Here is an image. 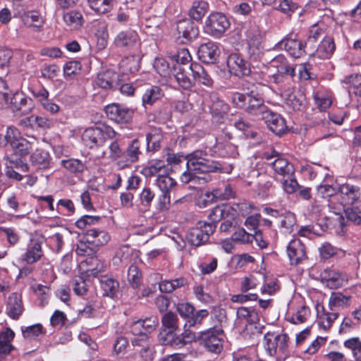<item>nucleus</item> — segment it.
<instances>
[{
    "label": "nucleus",
    "instance_id": "obj_1",
    "mask_svg": "<svg viewBox=\"0 0 361 361\" xmlns=\"http://www.w3.org/2000/svg\"><path fill=\"white\" fill-rule=\"evenodd\" d=\"M207 157V152L202 150H196L188 154L187 171L180 176V180L184 183H204L211 180L210 173H228L231 170L225 169L222 164L208 159Z\"/></svg>",
    "mask_w": 361,
    "mask_h": 361
},
{
    "label": "nucleus",
    "instance_id": "obj_2",
    "mask_svg": "<svg viewBox=\"0 0 361 361\" xmlns=\"http://www.w3.org/2000/svg\"><path fill=\"white\" fill-rule=\"evenodd\" d=\"M117 133L110 126L102 125L87 128L82 135V140L90 149L104 145L107 140L114 139Z\"/></svg>",
    "mask_w": 361,
    "mask_h": 361
},
{
    "label": "nucleus",
    "instance_id": "obj_3",
    "mask_svg": "<svg viewBox=\"0 0 361 361\" xmlns=\"http://www.w3.org/2000/svg\"><path fill=\"white\" fill-rule=\"evenodd\" d=\"M224 338L223 329L215 326L201 331L199 341L209 352L219 354L223 350Z\"/></svg>",
    "mask_w": 361,
    "mask_h": 361
},
{
    "label": "nucleus",
    "instance_id": "obj_4",
    "mask_svg": "<svg viewBox=\"0 0 361 361\" xmlns=\"http://www.w3.org/2000/svg\"><path fill=\"white\" fill-rule=\"evenodd\" d=\"M263 158L269 161L275 176H281L283 178L294 176L293 165L288 159L282 157L276 150L271 149V152H264Z\"/></svg>",
    "mask_w": 361,
    "mask_h": 361
},
{
    "label": "nucleus",
    "instance_id": "obj_5",
    "mask_svg": "<svg viewBox=\"0 0 361 361\" xmlns=\"http://www.w3.org/2000/svg\"><path fill=\"white\" fill-rule=\"evenodd\" d=\"M216 230L214 224L199 221L195 227L190 228L186 234V240L192 245L198 247L207 243L209 236Z\"/></svg>",
    "mask_w": 361,
    "mask_h": 361
},
{
    "label": "nucleus",
    "instance_id": "obj_6",
    "mask_svg": "<svg viewBox=\"0 0 361 361\" xmlns=\"http://www.w3.org/2000/svg\"><path fill=\"white\" fill-rule=\"evenodd\" d=\"M322 283L331 289L345 286L348 282L346 273L335 269H326L320 274Z\"/></svg>",
    "mask_w": 361,
    "mask_h": 361
},
{
    "label": "nucleus",
    "instance_id": "obj_7",
    "mask_svg": "<svg viewBox=\"0 0 361 361\" xmlns=\"http://www.w3.org/2000/svg\"><path fill=\"white\" fill-rule=\"evenodd\" d=\"M264 339L266 341L265 348L271 356L276 355L278 353L284 354L288 348V337L285 334L275 335L267 333Z\"/></svg>",
    "mask_w": 361,
    "mask_h": 361
},
{
    "label": "nucleus",
    "instance_id": "obj_8",
    "mask_svg": "<svg viewBox=\"0 0 361 361\" xmlns=\"http://www.w3.org/2000/svg\"><path fill=\"white\" fill-rule=\"evenodd\" d=\"M6 106H9L16 114L25 115L32 110L34 103L32 99L23 92H16L11 98L8 97V104Z\"/></svg>",
    "mask_w": 361,
    "mask_h": 361
},
{
    "label": "nucleus",
    "instance_id": "obj_9",
    "mask_svg": "<svg viewBox=\"0 0 361 361\" xmlns=\"http://www.w3.org/2000/svg\"><path fill=\"white\" fill-rule=\"evenodd\" d=\"M107 117L117 123H128L134 115V111L118 104H111L106 106Z\"/></svg>",
    "mask_w": 361,
    "mask_h": 361
},
{
    "label": "nucleus",
    "instance_id": "obj_10",
    "mask_svg": "<svg viewBox=\"0 0 361 361\" xmlns=\"http://www.w3.org/2000/svg\"><path fill=\"white\" fill-rule=\"evenodd\" d=\"M114 44L120 48L132 50L135 53L140 51V42L137 33L133 30H126L119 32L115 37Z\"/></svg>",
    "mask_w": 361,
    "mask_h": 361
},
{
    "label": "nucleus",
    "instance_id": "obj_11",
    "mask_svg": "<svg viewBox=\"0 0 361 361\" xmlns=\"http://www.w3.org/2000/svg\"><path fill=\"white\" fill-rule=\"evenodd\" d=\"M227 66L231 74L239 78L250 73V64L238 54H231L228 56Z\"/></svg>",
    "mask_w": 361,
    "mask_h": 361
},
{
    "label": "nucleus",
    "instance_id": "obj_12",
    "mask_svg": "<svg viewBox=\"0 0 361 361\" xmlns=\"http://www.w3.org/2000/svg\"><path fill=\"white\" fill-rule=\"evenodd\" d=\"M260 119L264 121L268 128L276 135L283 134L287 129L285 119L279 114L268 109Z\"/></svg>",
    "mask_w": 361,
    "mask_h": 361
},
{
    "label": "nucleus",
    "instance_id": "obj_13",
    "mask_svg": "<svg viewBox=\"0 0 361 361\" xmlns=\"http://www.w3.org/2000/svg\"><path fill=\"white\" fill-rule=\"evenodd\" d=\"M244 110L249 114L254 115L260 118L264 113L269 109L265 104L264 99L253 91L247 93V99Z\"/></svg>",
    "mask_w": 361,
    "mask_h": 361
},
{
    "label": "nucleus",
    "instance_id": "obj_14",
    "mask_svg": "<svg viewBox=\"0 0 361 361\" xmlns=\"http://www.w3.org/2000/svg\"><path fill=\"white\" fill-rule=\"evenodd\" d=\"M286 251L290 264L297 265L307 259L306 247L300 239L292 240Z\"/></svg>",
    "mask_w": 361,
    "mask_h": 361
},
{
    "label": "nucleus",
    "instance_id": "obj_15",
    "mask_svg": "<svg viewBox=\"0 0 361 361\" xmlns=\"http://www.w3.org/2000/svg\"><path fill=\"white\" fill-rule=\"evenodd\" d=\"M4 139L11 146L16 150L20 155L27 154L29 152L30 144L24 138L20 136V133L17 129L8 128Z\"/></svg>",
    "mask_w": 361,
    "mask_h": 361
},
{
    "label": "nucleus",
    "instance_id": "obj_16",
    "mask_svg": "<svg viewBox=\"0 0 361 361\" xmlns=\"http://www.w3.org/2000/svg\"><path fill=\"white\" fill-rule=\"evenodd\" d=\"M43 255L42 243L32 239L27 245L25 252L21 255L20 260L27 264H33L41 259Z\"/></svg>",
    "mask_w": 361,
    "mask_h": 361
},
{
    "label": "nucleus",
    "instance_id": "obj_17",
    "mask_svg": "<svg viewBox=\"0 0 361 361\" xmlns=\"http://www.w3.org/2000/svg\"><path fill=\"white\" fill-rule=\"evenodd\" d=\"M141 142L138 139L131 140L124 150L123 159L121 161L122 168L129 166L139 161L142 154Z\"/></svg>",
    "mask_w": 361,
    "mask_h": 361
},
{
    "label": "nucleus",
    "instance_id": "obj_18",
    "mask_svg": "<svg viewBox=\"0 0 361 361\" xmlns=\"http://www.w3.org/2000/svg\"><path fill=\"white\" fill-rule=\"evenodd\" d=\"M177 31L176 42L182 44L191 42L199 35V30L195 24H181L178 26Z\"/></svg>",
    "mask_w": 361,
    "mask_h": 361
},
{
    "label": "nucleus",
    "instance_id": "obj_19",
    "mask_svg": "<svg viewBox=\"0 0 361 361\" xmlns=\"http://www.w3.org/2000/svg\"><path fill=\"white\" fill-rule=\"evenodd\" d=\"M197 54L200 59L204 63H212L217 59L219 50L214 42H208L200 46Z\"/></svg>",
    "mask_w": 361,
    "mask_h": 361
},
{
    "label": "nucleus",
    "instance_id": "obj_20",
    "mask_svg": "<svg viewBox=\"0 0 361 361\" xmlns=\"http://www.w3.org/2000/svg\"><path fill=\"white\" fill-rule=\"evenodd\" d=\"M234 216V209L228 204H219L214 207L208 214V219L210 221L207 224H214L216 226V224L221 219Z\"/></svg>",
    "mask_w": 361,
    "mask_h": 361
},
{
    "label": "nucleus",
    "instance_id": "obj_21",
    "mask_svg": "<svg viewBox=\"0 0 361 361\" xmlns=\"http://www.w3.org/2000/svg\"><path fill=\"white\" fill-rule=\"evenodd\" d=\"M343 201L346 204H353L357 202L361 195L360 189L358 186L350 183H343L338 188Z\"/></svg>",
    "mask_w": 361,
    "mask_h": 361
},
{
    "label": "nucleus",
    "instance_id": "obj_22",
    "mask_svg": "<svg viewBox=\"0 0 361 361\" xmlns=\"http://www.w3.org/2000/svg\"><path fill=\"white\" fill-rule=\"evenodd\" d=\"M24 310L22 297L17 293H13L8 298L6 312L13 319H18Z\"/></svg>",
    "mask_w": 361,
    "mask_h": 361
},
{
    "label": "nucleus",
    "instance_id": "obj_23",
    "mask_svg": "<svg viewBox=\"0 0 361 361\" xmlns=\"http://www.w3.org/2000/svg\"><path fill=\"white\" fill-rule=\"evenodd\" d=\"M352 296L342 292H333L329 298V307L331 311L345 309L350 306Z\"/></svg>",
    "mask_w": 361,
    "mask_h": 361
},
{
    "label": "nucleus",
    "instance_id": "obj_24",
    "mask_svg": "<svg viewBox=\"0 0 361 361\" xmlns=\"http://www.w3.org/2000/svg\"><path fill=\"white\" fill-rule=\"evenodd\" d=\"M188 66L180 64L173 66V75L178 84L183 89H189L193 85V80L190 78L191 73Z\"/></svg>",
    "mask_w": 361,
    "mask_h": 361
},
{
    "label": "nucleus",
    "instance_id": "obj_25",
    "mask_svg": "<svg viewBox=\"0 0 361 361\" xmlns=\"http://www.w3.org/2000/svg\"><path fill=\"white\" fill-rule=\"evenodd\" d=\"M271 72L276 71L277 73L286 75H295V68L290 65L283 55H278L269 63Z\"/></svg>",
    "mask_w": 361,
    "mask_h": 361
},
{
    "label": "nucleus",
    "instance_id": "obj_26",
    "mask_svg": "<svg viewBox=\"0 0 361 361\" xmlns=\"http://www.w3.org/2000/svg\"><path fill=\"white\" fill-rule=\"evenodd\" d=\"M188 69H189L191 73L193 82L196 81L207 87H211L212 85V79L200 63H191Z\"/></svg>",
    "mask_w": 361,
    "mask_h": 361
},
{
    "label": "nucleus",
    "instance_id": "obj_27",
    "mask_svg": "<svg viewBox=\"0 0 361 361\" xmlns=\"http://www.w3.org/2000/svg\"><path fill=\"white\" fill-rule=\"evenodd\" d=\"M118 75L111 71L99 73L95 80V84L103 89H112L118 85Z\"/></svg>",
    "mask_w": 361,
    "mask_h": 361
},
{
    "label": "nucleus",
    "instance_id": "obj_28",
    "mask_svg": "<svg viewBox=\"0 0 361 361\" xmlns=\"http://www.w3.org/2000/svg\"><path fill=\"white\" fill-rule=\"evenodd\" d=\"M164 97V92L159 86L147 87L142 97V106L147 109Z\"/></svg>",
    "mask_w": 361,
    "mask_h": 361
},
{
    "label": "nucleus",
    "instance_id": "obj_29",
    "mask_svg": "<svg viewBox=\"0 0 361 361\" xmlns=\"http://www.w3.org/2000/svg\"><path fill=\"white\" fill-rule=\"evenodd\" d=\"M14 336L15 333L10 328L0 332V360L14 349L11 343Z\"/></svg>",
    "mask_w": 361,
    "mask_h": 361
},
{
    "label": "nucleus",
    "instance_id": "obj_30",
    "mask_svg": "<svg viewBox=\"0 0 361 361\" xmlns=\"http://www.w3.org/2000/svg\"><path fill=\"white\" fill-rule=\"evenodd\" d=\"M100 286L103 295L112 298L118 291L119 283L112 277L102 276L100 279Z\"/></svg>",
    "mask_w": 361,
    "mask_h": 361
},
{
    "label": "nucleus",
    "instance_id": "obj_31",
    "mask_svg": "<svg viewBox=\"0 0 361 361\" xmlns=\"http://www.w3.org/2000/svg\"><path fill=\"white\" fill-rule=\"evenodd\" d=\"M264 279V276L261 273H255L245 276L240 282V290L243 293H246L250 290L255 289Z\"/></svg>",
    "mask_w": 361,
    "mask_h": 361
},
{
    "label": "nucleus",
    "instance_id": "obj_32",
    "mask_svg": "<svg viewBox=\"0 0 361 361\" xmlns=\"http://www.w3.org/2000/svg\"><path fill=\"white\" fill-rule=\"evenodd\" d=\"M134 54L126 57L120 63V68L123 74L134 73L140 68V56Z\"/></svg>",
    "mask_w": 361,
    "mask_h": 361
},
{
    "label": "nucleus",
    "instance_id": "obj_33",
    "mask_svg": "<svg viewBox=\"0 0 361 361\" xmlns=\"http://www.w3.org/2000/svg\"><path fill=\"white\" fill-rule=\"evenodd\" d=\"M30 161L39 169H47L50 164L49 154L42 149H36L30 156Z\"/></svg>",
    "mask_w": 361,
    "mask_h": 361
},
{
    "label": "nucleus",
    "instance_id": "obj_34",
    "mask_svg": "<svg viewBox=\"0 0 361 361\" xmlns=\"http://www.w3.org/2000/svg\"><path fill=\"white\" fill-rule=\"evenodd\" d=\"M166 172V167L163 161L157 160L153 163L149 164L148 166L144 167L141 173L146 178H151L152 176L164 175Z\"/></svg>",
    "mask_w": 361,
    "mask_h": 361
},
{
    "label": "nucleus",
    "instance_id": "obj_35",
    "mask_svg": "<svg viewBox=\"0 0 361 361\" xmlns=\"http://www.w3.org/2000/svg\"><path fill=\"white\" fill-rule=\"evenodd\" d=\"M305 44L303 42L287 39L285 42V49L288 54L294 58H300L305 54Z\"/></svg>",
    "mask_w": 361,
    "mask_h": 361
},
{
    "label": "nucleus",
    "instance_id": "obj_36",
    "mask_svg": "<svg viewBox=\"0 0 361 361\" xmlns=\"http://www.w3.org/2000/svg\"><path fill=\"white\" fill-rule=\"evenodd\" d=\"M335 50V44L332 38L325 37L319 44L316 51L317 55L320 59H329Z\"/></svg>",
    "mask_w": 361,
    "mask_h": 361
},
{
    "label": "nucleus",
    "instance_id": "obj_37",
    "mask_svg": "<svg viewBox=\"0 0 361 361\" xmlns=\"http://www.w3.org/2000/svg\"><path fill=\"white\" fill-rule=\"evenodd\" d=\"M216 152L222 157H235L238 155L237 147L229 141L220 142L217 140Z\"/></svg>",
    "mask_w": 361,
    "mask_h": 361
},
{
    "label": "nucleus",
    "instance_id": "obj_38",
    "mask_svg": "<svg viewBox=\"0 0 361 361\" xmlns=\"http://www.w3.org/2000/svg\"><path fill=\"white\" fill-rule=\"evenodd\" d=\"M237 317L240 320H245L249 324H255L259 321V316L257 310L245 307L237 310Z\"/></svg>",
    "mask_w": 361,
    "mask_h": 361
},
{
    "label": "nucleus",
    "instance_id": "obj_39",
    "mask_svg": "<svg viewBox=\"0 0 361 361\" xmlns=\"http://www.w3.org/2000/svg\"><path fill=\"white\" fill-rule=\"evenodd\" d=\"M61 164L67 171L75 176L82 173L85 168V164L78 159H63Z\"/></svg>",
    "mask_w": 361,
    "mask_h": 361
},
{
    "label": "nucleus",
    "instance_id": "obj_40",
    "mask_svg": "<svg viewBox=\"0 0 361 361\" xmlns=\"http://www.w3.org/2000/svg\"><path fill=\"white\" fill-rule=\"evenodd\" d=\"M208 8V4L204 1H195L189 11L190 17L196 21L202 20Z\"/></svg>",
    "mask_w": 361,
    "mask_h": 361
},
{
    "label": "nucleus",
    "instance_id": "obj_41",
    "mask_svg": "<svg viewBox=\"0 0 361 361\" xmlns=\"http://www.w3.org/2000/svg\"><path fill=\"white\" fill-rule=\"evenodd\" d=\"M156 185L161 192L170 193L176 186V181L165 173L164 175H159L157 178Z\"/></svg>",
    "mask_w": 361,
    "mask_h": 361
},
{
    "label": "nucleus",
    "instance_id": "obj_42",
    "mask_svg": "<svg viewBox=\"0 0 361 361\" xmlns=\"http://www.w3.org/2000/svg\"><path fill=\"white\" fill-rule=\"evenodd\" d=\"M339 314L335 311L324 312L318 315V324L324 331L329 330L334 322L338 319Z\"/></svg>",
    "mask_w": 361,
    "mask_h": 361
},
{
    "label": "nucleus",
    "instance_id": "obj_43",
    "mask_svg": "<svg viewBox=\"0 0 361 361\" xmlns=\"http://www.w3.org/2000/svg\"><path fill=\"white\" fill-rule=\"evenodd\" d=\"M264 35V32L263 34L259 33L257 36L255 35L248 42L249 54L255 59H257L262 54L263 49L262 42Z\"/></svg>",
    "mask_w": 361,
    "mask_h": 361
},
{
    "label": "nucleus",
    "instance_id": "obj_44",
    "mask_svg": "<svg viewBox=\"0 0 361 361\" xmlns=\"http://www.w3.org/2000/svg\"><path fill=\"white\" fill-rule=\"evenodd\" d=\"M108 157L112 161H117L118 164L122 167L121 161L123 159L124 150L122 149L117 140L112 141L109 147Z\"/></svg>",
    "mask_w": 361,
    "mask_h": 361
},
{
    "label": "nucleus",
    "instance_id": "obj_45",
    "mask_svg": "<svg viewBox=\"0 0 361 361\" xmlns=\"http://www.w3.org/2000/svg\"><path fill=\"white\" fill-rule=\"evenodd\" d=\"M162 326L168 329L169 333L173 334L178 329V317L172 312L165 313L161 318Z\"/></svg>",
    "mask_w": 361,
    "mask_h": 361
},
{
    "label": "nucleus",
    "instance_id": "obj_46",
    "mask_svg": "<svg viewBox=\"0 0 361 361\" xmlns=\"http://www.w3.org/2000/svg\"><path fill=\"white\" fill-rule=\"evenodd\" d=\"M343 346L351 352L355 360L361 359V340L359 337H352L345 340Z\"/></svg>",
    "mask_w": 361,
    "mask_h": 361
},
{
    "label": "nucleus",
    "instance_id": "obj_47",
    "mask_svg": "<svg viewBox=\"0 0 361 361\" xmlns=\"http://www.w3.org/2000/svg\"><path fill=\"white\" fill-rule=\"evenodd\" d=\"M229 24L226 27L224 24H204L203 30L204 33L214 38L221 37L228 28Z\"/></svg>",
    "mask_w": 361,
    "mask_h": 361
},
{
    "label": "nucleus",
    "instance_id": "obj_48",
    "mask_svg": "<svg viewBox=\"0 0 361 361\" xmlns=\"http://www.w3.org/2000/svg\"><path fill=\"white\" fill-rule=\"evenodd\" d=\"M128 281L133 288H138L142 284V274L137 267L131 265L128 270Z\"/></svg>",
    "mask_w": 361,
    "mask_h": 361
},
{
    "label": "nucleus",
    "instance_id": "obj_49",
    "mask_svg": "<svg viewBox=\"0 0 361 361\" xmlns=\"http://www.w3.org/2000/svg\"><path fill=\"white\" fill-rule=\"evenodd\" d=\"M279 10L288 16L295 14L299 16L301 14V8L297 4L293 2V0H283L279 6Z\"/></svg>",
    "mask_w": 361,
    "mask_h": 361
},
{
    "label": "nucleus",
    "instance_id": "obj_50",
    "mask_svg": "<svg viewBox=\"0 0 361 361\" xmlns=\"http://www.w3.org/2000/svg\"><path fill=\"white\" fill-rule=\"evenodd\" d=\"M212 193L216 200H228L233 197V192L228 184L223 183L214 188Z\"/></svg>",
    "mask_w": 361,
    "mask_h": 361
},
{
    "label": "nucleus",
    "instance_id": "obj_51",
    "mask_svg": "<svg viewBox=\"0 0 361 361\" xmlns=\"http://www.w3.org/2000/svg\"><path fill=\"white\" fill-rule=\"evenodd\" d=\"M23 336L26 339H35L39 335L44 334L46 333L42 325L40 324H36L25 328L22 331Z\"/></svg>",
    "mask_w": 361,
    "mask_h": 361
},
{
    "label": "nucleus",
    "instance_id": "obj_52",
    "mask_svg": "<svg viewBox=\"0 0 361 361\" xmlns=\"http://www.w3.org/2000/svg\"><path fill=\"white\" fill-rule=\"evenodd\" d=\"M111 0H87L90 7L97 13H105L111 8Z\"/></svg>",
    "mask_w": 361,
    "mask_h": 361
},
{
    "label": "nucleus",
    "instance_id": "obj_53",
    "mask_svg": "<svg viewBox=\"0 0 361 361\" xmlns=\"http://www.w3.org/2000/svg\"><path fill=\"white\" fill-rule=\"evenodd\" d=\"M310 314V308L305 305L301 306L289 319L294 324H302L306 322Z\"/></svg>",
    "mask_w": 361,
    "mask_h": 361
},
{
    "label": "nucleus",
    "instance_id": "obj_54",
    "mask_svg": "<svg viewBox=\"0 0 361 361\" xmlns=\"http://www.w3.org/2000/svg\"><path fill=\"white\" fill-rule=\"evenodd\" d=\"M146 140L147 144V149L149 151H157L161 147V135L157 133H149L146 135Z\"/></svg>",
    "mask_w": 361,
    "mask_h": 361
},
{
    "label": "nucleus",
    "instance_id": "obj_55",
    "mask_svg": "<svg viewBox=\"0 0 361 361\" xmlns=\"http://www.w3.org/2000/svg\"><path fill=\"white\" fill-rule=\"evenodd\" d=\"M171 58L176 61V64L188 66V64L192 61V56L187 49H180L178 52L171 56Z\"/></svg>",
    "mask_w": 361,
    "mask_h": 361
},
{
    "label": "nucleus",
    "instance_id": "obj_56",
    "mask_svg": "<svg viewBox=\"0 0 361 361\" xmlns=\"http://www.w3.org/2000/svg\"><path fill=\"white\" fill-rule=\"evenodd\" d=\"M32 289L41 302L42 305L47 302L50 289L48 286L42 284H36L32 286Z\"/></svg>",
    "mask_w": 361,
    "mask_h": 361
},
{
    "label": "nucleus",
    "instance_id": "obj_57",
    "mask_svg": "<svg viewBox=\"0 0 361 361\" xmlns=\"http://www.w3.org/2000/svg\"><path fill=\"white\" fill-rule=\"evenodd\" d=\"M282 188L287 194H293L299 188V184L294 176L283 178Z\"/></svg>",
    "mask_w": 361,
    "mask_h": 361
},
{
    "label": "nucleus",
    "instance_id": "obj_58",
    "mask_svg": "<svg viewBox=\"0 0 361 361\" xmlns=\"http://www.w3.org/2000/svg\"><path fill=\"white\" fill-rule=\"evenodd\" d=\"M281 226L286 231H290L296 224L295 215L291 212H286L280 216Z\"/></svg>",
    "mask_w": 361,
    "mask_h": 361
},
{
    "label": "nucleus",
    "instance_id": "obj_59",
    "mask_svg": "<svg viewBox=\"0 0 361 361\" xmlns=\"http://www.w3.org/2000/svg\"><path fill=\"white\" fill-rule=\"evenodd\" d=\"M210 111L213 115L222 116L226 114L228 110V106L223 101L216 98L210 105Z\"/></svg>",
    "mask_w": 361,
    "mask_h": 361
},
{
    "label": "nucleus",
    "instance_id": "obj_60",
    "mask_svg": "<svg viewBox=\"0 0 361 361\" xmlns=\"http://www.w3.org/2000/svg\"><path fill=\"white\" fill-rule=\"evenodd\" d=\"M253 240L252 234L248 233L243 228H238L232 235V240L243 243H251Z\"/></svg>",
    "mask_w": 361,
    "mask_h": 361
},
{
    "label": "nucleus",
    "instance_id": "obj_61",
    "mask_svg": "<svg viewBox=\"0 0 361 361\" xmlns=\"http://www.w3.org/2000/svg\"><path fill=\"white\" fill-rule=\"evenodd\" d=\"M141 324L142 326V331L143 332V336H147V334L155 330L158 325V319L154 316H152L145 319H141Z\"/></svg>",
    "mask_w": 361,
    "mask_h": 361
},
{
    "label": "nucleus",
    "instance_id": "obj_62",
    "mask_svg": "<svg viewBox=\"0 0 361 361\" xmlns=\"http://www.w3.org/2000/svg\"><path fill=\"white\" fill-rule=\"evenodd\" d=\"M154 197L155 194L150 188H144L140 194V201L141 205L145 207H149L151 205Z\"/></svg>",
    "mask_w": 361,
    "mask_h": 361
},
{
    "label": "nucleus",
    "instance_id": "obj_63",
    "mask_svg": "<svg viewBox=\"0 0 361 361\" xmlns=\"http://www.w3.org/2000/svg\"><path fill=\"white\" fill-rule=\"evenodd\" d=\"M341 82L347 85V89H349L350 87L358 89L361 87V74L355 73L345 76L341 80Z\"/></svg>",
    "mask_w": 361,
    "mask_h": 361
},
{
    "label": "nucleus",
    "instance_id": "obj_64",
    "mask_svg": "<svg viewBox=\"0 0 361 361\" xmlns=\"http://www.w3.org/2000/svg\"><path fill=\"white\" fill-rule=\"evenodd\" d=\"M345 216L348 221L355 225L361 226V209L359 207L348 208L345 210Z\"/></svg>",
    "mask_w": 361,
    "mask_h": 361
}]
</instances>
